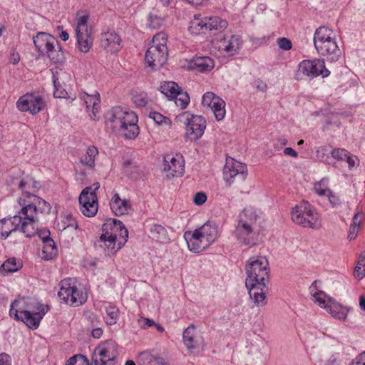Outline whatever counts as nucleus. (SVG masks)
<instances>
[{
    "instance_id": "nucleus-1",
    "label": "nucleus",
    "mask_w": 365,
    "mask_h": 365,
    "mask_svg": "<svg viewBox=\"0 0 365 365\" xmlns=\"http://www.w3.org/2000/svg\"><path fill=\"white\" fill-rule=\"evenodd\" d=\"M246 287L253 303L257 307L267 304L268 288L266 282L269 279V262L264 257L250 258L245 266Z\"/></svg>"
},
{
    "instance_id": "nucleus-2",
    "label": "nucleus",
    "mask_w": 365,
    "mask_h": 365,
    "mask_svg": "<svg viewBox=\"0 0 365 365\" xmlns=\"http://www.w3.org/2000/svg\"><path fill=\"white\" fill-rule=\"evenodd\" d=\"M48 311V307L39 303L36 299L22 297L11 303L9 314L25 323L29 328L36 329Z\"/></svg>"
},
{
    "instance_id": "nucleus-3",
    "label": "nucleus",
    "mask_w": 365,
    "mask_h": 365,
    "mask_svg": "<svg viewBox=\"0 0 365 365\" xmlns=\"http://www.w3.org/2000/svg\"><path fill=\"white\" fill-rule=\"evenodd\" d=\"M138 118L135 112L115 107L107 114L106 125L125 138L134 139L139 134Z\"/></svg>"
},
{
    "instance_id": "nucleus-4",
    "label": "nucleus",
    "mask_w": 365,
    "mask_h": 365,
    "mask_svg": "<svg viewBox=\"0 0 365 365\" xmlns=\"http://www.w3.org/2000/svg\"><path fill=\"white\" fill-rule=\"evenodd\" d=\"M258 217L257 211L252 207H246L239 214L233 231L239 243L251 247L258 243L259 233L255 230Z\"/></svg>"
},
{
    "instance_id": "nucleus-5",
    "label": "nucleus",
    "mask_w": 365,
    "mask_h": 365,
    "mask_svg": "<svg viewBox=\"0 0 365 365\" xmlns=\"http://www.w3.org/2000/svg\"><path fill=\"white\" fill-rule=\"evenodd\" d=\"M102 231L100 246L105 249L108 255H114L128 240V230L122 222L116 219L104 223Z\"/></svg>"
},
{
    "instance_id": "nucleus-6",
    "label": "nucleus",
    "mask_w": 365,
    "mask_h": 365,
    "mask_svg": "<svg viewBox=\"0 0 365 365\" xmlns=\"http://www.w3.org/2000/svg\"><path fill=\"white\" fill-rule=\"evenodd\" d=\"M29 199L19 197L18 203L21 207V212L26 215V220L24 225V229L29 235H35L37 233V222L38 218L37 216L38 207L41 212H49L51 210V205L44 200L40 198L36 195H28Z\"/></svg>"
},
{
    "instance_id": "nucleus-7",
    "label": "nucleus",
    "mask_w": 365,
    "mask_h": 365,
    "mask_svg": "<svg viewBox=\"0 0 365 365\" xmlns=\"http://www.w3.org/2000/svg\"><path fill=\"white\" fill-rule=\"evenodd\" d=\"M167 36L163 32L156 34L152 45L145 53V61L153 69L161 68L168 59Z\"/></svg>"
},
{
    "instance_id": "nucleus-8",
    "label": "nucleus",
    "mask_w": 365,
    "mask_h": 365,
    "mask_svg": "<svg viewBox=\"0 0 365 365\" xmlns=\"http://www.w3.org/2000/svg\"><path fill=\"white\" fill-rule=\"evenodd\" d=\"M292 220L303 227L317 230L322 226V220L316 209L307 201L296 205L291 212Z\"/></svg>"
},
{
    "instance_id": "nucleus-9",
    "label": "nucleus",
    "mask_w": 365,
    "mask_h": 365,
    "mask_svg": "<svg viewBox=\"0 0 365 365\" xmlns=\"http://www.w3.org/2000/svg\"><path fill=\"white\" fill-rule=\"evenodd\" d=\"M33 41L36 50L41 55L46 54L55 63L63 60V52L54 36L45 32H39L34 36Z\"/></svg>"
},
{
    "instance_id": "nucleus-10",
    "label": "nucleus",
    "mask_w": 365,
    "mask_h": 365,
    "mask_svg": "<svg viewBox=\"0 0 365 365\" xmlns=\"http://www.w3.org/2000/svg\"><path fill=\"white\" fill-rule=\"evenodd\" d=\"M58 297L62 302L73 307L83 304L88 298L86 292L78 288L76 282L71 278L60 282Z\"/></svg>"
},
{
    "instance_id": "nucleus-11",
    "label": "nucleus",
    "mask_w": 365,
    "mask_h": 365,
    "mask_svg": "<svg viewBox=\"0 0 365 365\" xmlns=\"http://www.w3.org/2000/svg\"><path fill=\"white\" fill-rule=\"evenodd\" d=\"M330 71L326 68L324 59L314 58L312 60H304L299 63L298 70L296 73L297 80L304 77L310 78H316L319 76L327 77Z\"/></svg>"
},
{
    "instance_id": "nucleus-12",
    "label": "nucleus",
    "mask_w": 365,
    "mask_h": 365,
    "mask_svg": "<svg viewBox=\"0 0 365 365\" xmlns=\"http://www.w3.org/2000/svg\"><path fill=\"white\" fill-rule=\"evenodd\" d=\"M100 187L98 182L84 188L79 195L80 210L83 215L91 217L96 215L98 209L96 191Z\"/></svg>"
},
{
    "instance_id": "nucleus-13",
    "label": "nucleus",
    "mask_w": 365,
    "mask_h": 365,
    "mask_svg": "<svg viewBox=\"0 0 365 365\" xmlns=\"http://www.w3.org/2000/svg\"><path fill=\"white\" fill-rule=\"evenodd\" d=\"M16 108L21 112H29L36 115L46 106L44 98L38 92L26 93L16 103Z\"/></svg>"
},
{
    "instance_id": "nucleus-14",
    "label": "nucleus",
    "mask_w": 365,
    "mask_h": 365,
    "mask_svg": "<svg viewBox=\"0 0 365 365\" xmlns=\"http://www.w3.org/2000/svg\"><path fill=\"white\" fill-rule=\"evenodd\" d=\"M26 215L21 212V208L17 212L16 215L13 217H5L0 220V237L1 239H6L9 235L17 230H20L25 235L26 237H31L34 235H29L26 232V230L24 229V224L27 220H26Z\"/></svg>"
},
{
    "instance_id": "nucleus-15",
    "label": "nucleus",
    "mask_w": 365,
    "mask_h": 365,
    "mask_svg": "<svg viewBox=\"0 0 365 365\" xmlns=\"http://www.w3.org/2000/svg\"><path fill=\"white\" fill-rule=\"evenodd\" d=\"M118 356L117 345L112 341H106L98 345L92 354V361L95 365H108Z\"/></svg>"
},
{
    "instance_id": "nucleus-16",
    "label": "nucleus",
    "mask_w": 365,
    "mask_h": 365,
    "mask_svg": "<svg viewBox=\"0 0 365 365\" xmlns=\"http://www.w3.org/2000/svg\"><path fill=\"white\" fill-rule=\"evenodd\" d=\"M247 175V169L245 164L235 160L233 158L226 160L223 168V178L227 185H232L235 177H238L241 180H244Z\"/></svg>"
},
{
    "instance_id": "nucleus-17",
    "label": "nucleus",
    "mask_w": 365,
    "mask_h": 365,
    "mask_svg": "<svg viewBox=\"0 0 365 365\" xmlns=\"http://www.w3.org/2000/svg\"><path fill=\"white\" fill-rule=\"evenodd\" d=\"M185 137L187 140L195 141L200 138L206 128V120L200 115H192L190 119L187 118Z\"/></svg>"
},
{
    "instance_id": "nucleus-18",
    "label": "nucleus",
    "mask_w": 365,
    "mask_h": 365,
    "mask_svg": "<svg viewBox=\"0 0 365 365\" xmlns=\"http://www.w3.org/2000/svg\"><path fill=\"white\" fill-rule=\"evenodd\" d=\"M202 104L203 106H207L211 108L217 120H221L225 118V103L214 93H205L202 96Z\"/></svg>"
},
{
    "instance_id": "nucleus-19",
    "label": "nucleus",
    "mask_w": 365,
    "mask_h": 365,
    "mask_svg": "<svg viewBox=\"0 0 365 365\" xmlns=\"http://www.w3.org/2000/svg\"><path fill=\"white\" fill-rule=\"evenodd\" d=\"M100 45L107 52L116 53L121 48V38L115 31H108L101 34Z\"/></svg>"
},
{
    "instance_id": "nucleus-20",
    "label": "nucleus",
    "mask_w": 365,
    "mask_h": 365,
    "mask_svg": "<svg viewBox=\"0 0 365 365\" xmlns=\"http://www.w3.org/2000/svg\"><path fill=\"white\" fill-rule=\"evenodd\" d=\"M314 48L319 56L326 57L328 61L332 62L337 61L341 56V51L336 41L327 42L323 44L319 43V44L314 45Z\"/></svg>"
},
{
    "instance_id": "nucleus-21",
    "label": "nucleus",
    "mask_w": 365,
    "mask_h": 365,
    "mask_svg": "<svg viewBox=\"0 0 365 365\" xmlns=\"http://www.w3.org/2000/svg\"><path fill=\"white\" fill-rule=\"evenodd\" d=\"M164 170L168 171L169 175L181 176L184 173V164L182 156L167 155L164 158Z\"/></svg>"
},
{
    "instance_id": "nucleus-22",
    "label": "nucleus",
    "mask_w": 365,
    "mask_h": 365,
    "mask_svg": "<svg viewBox=\"0 0 365 365\" xmlns=\"http://www.w3.org/2000/svg\"><path fill=\"white\" fill-rule=\"evenodd\" d=\"M184 238L187 242L189 250L195 253H198L210 246L208 242L201 237L197 230L192 232H185Z\"/></svg>"
},
{
    "instance_id": "nucleus-23",
    "label": "nucleus",
    "mask_w": 365,
    "mask_h": 365,
    "mask_svg": "<svg viewBox=\"0 0 365 365\" xmlns=\"http://www.w3.org/2000/svg\"><path fill=\"white\" fill-rule=\"evenodd\" d=\"M182 341L188 350H193L200 346L202 342V337L197 333L196 327L190 324L182 334Z\"/></svg>"
},
{
    "instance_id": "nucleus-24",
    "label": "nucleus",
    "mask_w": 365,
    "mask_h": 365,
    "mask_svg": "<svg viewBox=\"0 0 365 365\" xmlns=\"http://www.w3.org/2000/svg\"><path fill=\"white\" fill-rule=\"evenodd\" d=\"M220 43V49L232 56L240 50L242 40L239 35H232L229 38H222Z\"/></svg>"
},
{
    "instance_id": "nucleus-25",
    "label": "nucleus",
    "mask_w": 365,
    "mask_h": 365,
    "mask_svg": "<svg viewBox=\"0 0 365 365\" xmlns=\"http://www.w3.org/2000/svg\"><path fill=\"white\" fill-rule=\"evenodd\" d=\"M110 207L113 212L118 216L128 214L131 210V204L128 200H122L118 193L112 197Z\"/></svg>"
},
{
    "instance_id": "nucleus-26",
    "label": "nucleus",
    "mask_w": 365,
    "mask_h": 365,
    "mask_svg": "<svg viewBox=\"0 0 365 365\" xmlns=\"http://www.w3.org/2000/svg\"><path fill=\"white\" fill-rule=\"evenodd\" d=\"M18 187L22 190L21 197L29 199L28 195H36L35 192L40 187V184L33 178L27 175L18 182Z\"/></svg>"
},
{
    "instance_id": "nucleus-27",
    "label": "nucleus",
    "mask_w": 365,
    "mask_h": 365,
    "mask_svg": "<svg viewBox=\"0 0 365 365\" xmlns=\"http://www.w3.org/2000/svg\"><path fill=\"white\" fill-rule=\"evenodd\" d=\"M81 98L84 101L86 108L88 110L91 108L92 115H91V118L92 120H96L98 118V114L100 108L101 99L99 93L96 92L93 95H89L87 93H84L82 95Z\"/></svg>"
},
{
    "instance_id": "nucleus-28",
    "label": "nucleus",
    "mask_w": 365,
    "mask_h": 365,
    "mask_svg": "<svg viewBox=\"0 0 365 365\" xmlns=\"http://www.w3.org/2000/svg\"><path fill=\"white\" fill-rule=\"evenodd\" d=\"M189 66L197 72H207L214 68L215 62L209 56H197L190 61Z\"/></svg>"
},
{
    "instance_id": "nucleus-29",
    "label": "nucleus",
    "mask_w": 365,
    "mask_h": 365,
    "mask_svg": "<svg viewBox=\"0 0 365 365\" xmlns=\"http://www.w3.org/2000/svg\"><path fill=\"white\" fill-rule=\"evenodd\" d=\"M336 41V35L333 30L327 26H319L317 28L314 34V46L327 42Z\"/></svg>"
},
{
    "instance_id": "nucleus-30",
    "label": "nucleus",
    "mask_w": 365,
    "mask_h": 365,
    "mask_svg": "<svg viewBox=\"0 0 365 365\" xmlns=\"http://www.w3.org/2000/svg\"><path fill=\"white\" fill-rule=\"evenodd\" d=\"M137 362L139 365H169L163 357L146 351L138 354Z\"/></svg>"
},
{
    "instance_id": "nucleus-31",
    "label": "nucleus",
    "mask_w": 365,
    "mask_h": 365,
    "mask_svg": "<svg viewBox=\"0 0 365 365\" xmlns=\"http://www.w3.org/2000/svg\"><path fill=\"white\" fill-rule=\"evenodd\" d=\"M200 233L201 237L208 242L210 245L213 243L217 237V229L215 224L207 222L201 227L196 229Z\"/></svg>"
},
{
    "instance_id": "nucleus-32",
    "label": "nucleus",
    "mask_w": 365,
    "mask_h": 365,
    "mask_svg": "<svg viewBox=\"0 0 365 365\" xmlns=\"http://www.w3.org/2000/svg\"><path fill=\"white\" fill-rule=\"evenodd\" d=\"M309 292L312 295V299L317 303L321 307L327 309L329 304L328 297L326 293L321 290H317V281H314L309 287Z\"/></svg>"
},
{
    "instance_id": "nucleus-33",
    "label": "nucleus",
    "mask_w": 365,
    "mask_h": 365,
    "mask_svg": "<svg viewBox=\"0 0 365 365\" xmlns=\"http://www.w3.org/2000/svg\"><path fill=\"white\" fill-rule=\"evenodd\" d=\"M206 17L202 18L200 15H195L194 19L190 21L189 31L195 35L207 31Z\"/></svg>"
},
{
    "instance_id": "nucleus-34",
    "label": "nucleus",
    "mask_w": 365,
    "mask_h": 365,
    "mask_svg": "<svg viewBox=\"0 0 365 365\" xmlns=\"http://www.w3.org/2000/svg\"><path fill=\"white\" fill-rule=\"evenodd\" d=\"M328 303L329 304L326 309L333 317L340 320H344L346 318L347 311L334 299L328 298Z\"/></svg>"
},
{
    "instance_id": "nucleus-35",
    "label": "nucleus",
    "mask_w": 365,
    "mask_h": 365,
    "mask_svg": "<svg viewBox=\"0 0 365 365\" xmlns=\"http://www.w3.org/2000/svg\"><path fill=\"white\" fill-rule=\"evenodd\" d=\"M78 48L82 53H87L93 44L91 31L76 33Z\"/></svg>"
},
{
    "instance_id": "nucleus-36",
    "label": "nucleus",
    "mask_w": 365,
    "mask_h": 365,
    "mask_svg": "<svg viewBox=\"0 0 365 365\" xmlns=\"http://www.w3.org/2000/svg\"><path fill=\"white\" fill-rule=\"evenodd\" d=\"M207 31H218L221 32L227 29L228 26L227 21L220 16H215L211 17L206 16Z\"/></svg>"
},
{
    "instance_id": "nucleus-37",
    "label": "nucleus",
    "mask_w": 365,
    "mask_h": 365,
    "mask_svg": "<svg viewBox=\"0 0 365 365\" xmlns=\"http://www.w3.org/2000/svg\"><path fill=\"white\" fill-rule=\"evenodd\" d=\"M42 258L51 259L57 255V247L54 241L49 237H43Z\"/></svg>"
},
{
    "instance_id": "nucleus-38",
    "label": "nucleus",
    "mask_w": 365,
    "mask_h": 365,
    "mask_svg": "<svg viewBox=\"0 0 365 365\" xmlns=\"http://www.w3.org/2000/svg\"><path fill=\"white\" fill-rule=\"evenodd\" d=\"M98 153V150L95 146L88 147L86 154L81 159V163L88 168H93L95 167V158Z\"/></svg>"
},
{
    "instance_id": "nucleus-39",
    "label": "nucleus",
    "mask_w": 365,
    "mask_h": 365,
    "mask_svg": "<svg viewBox=\"0 0 365 365\" xmlns=\"http://www.w3.org/2000/svg\"><path fill=\"white\" fill-rule=\"evenodd\" d=\"M180 90V88L173 81L164 82L160 86L161 93L168 97L169 100H173Z\"/></svg>"
},
{
    "instance_id": "nucleus-40",
    "label": "nucleus",
    "mask_w": 365,
    "mask_h": 365,
    "mask_svg": "<svg viewBox=\"0 0 365 365\" xmlns=\"http://www.w3.org/2000/svg\"><path fill=\"white\" fill-rule=\"evenodd\" d=\"M150 232L155 240L165 242L168 240V232L164 227L160 225H154L150 229Z\"/></svg>"
},
{
    "instance_id": "nucleus-41",
    "label": "nucleus",
    "mask_w": 365,
    "mask_h": 365,
    "mask_svg": "<svg viewBox=\"0 0 365 365\" xmlns=\"http://www.w3.org/2000/svg\"><path fill=\"white\" fill-rule=\"evenodd\" d=\"M361 222V220L360 217V213L355 214L354 216L353 217L352 222L349 230L348 239L349 240H353L356 237L359 232Z\"/></svg>"
},
{
    "instance_id": "nucleus-42",
    "label": "nucleus",
    "mask_w": 365,
    "mask_h": 365,
    "mask_svg": "<svg viewBox=\"0 0 365 365\" xmlns=\"http://www.w3.org/2000/svg\"><path fill=\"white\" fill-rule=\"evenodd\" d=\"M173 100H175V103L177 106L181 109L185 108L190 103V97L187 92H183L180 90L177 93L176 96H174Z\"/></svg>"
},
{
    "instance_id": "nucleus-43",
    "label": "nucleus",
    "mask_w": 365,
    "mask_h": 365,
    "mask_svg": "<svg viewBox=\"0 0 365 365\" xmlns=\"http://www.w3.org/2000/svg\"><path fill=\"white\" fill-rule=\"evenodd\" d=\"M328 179L322 178L314 185V190L320 196L327 195L331 190L328 189Z\"/></svg>"
},
{
    "instance_id": "nucleus-44",
    "label": "nucleus",
    "mask_w": 365,
    "mask_h": 365,
    "mask_svg": "<svg viewBox=\"0 0 365 365\" xmlns=\"http://www.w3.org/2000/svg\"><path fill=\"white\" fill-rule=\"evenodd\" d=\"M58 225L59 226V229H62L63 230L69 227L77 230L78 227L76 220L71 215L64 216L63 219L61 220V225L60 223H58Z\"/></svg>"
},
{
    "instance_id": "nucleus-45",
    "label": "nucleus",
    "mask_w": 365,
    "mask_h": 365,
    "mask_svg": "<svg viewBox=\"0 0 365 365\" xmlns=\"http://www.w3.org/2000/svg\"><path fill=\"white\" fill-rule=\"evenodd\" d=\"M2 267L5 271L14 272L21 267V263L15 258H10L4 262Z\"/></svg>"
},
{
    "instance_id": "nucleus-46",
    "label": "nucleus",
    "mask_w": 365,
    "mask_h": 365,
    "mask_svg": "<svg viewBox=\"0 0 365 365\" xmlns=\"http://www.w3.org/2000/svg\"><path fill=\"white\" fill-rule=\"evenodd\" d=\"M65 365H90L88 358L82 354H76L69 358Z\"/></svg>"
},
{
    "instance_id": "nucleus-47",
    "label": "nucleus",
    "mask_w": 365,
    "mask_h": 365,
    "mask_svg": "<svg viewBox=\"0 0 365 365\" xmlns=\"http://www.w3.org/2000/svg\"><path fill=\"white\" fill-rule=\"evenodd\" d=\"M118 315V309L115 307H108L106 308V317H105L106 323L109 325L115 324Z\"/></svg>"
},
{
    "instance_id": "nucleus-48",
    "label": "nucleus",
    "mask_w": 365,
    "mask_h": 365,
    "mask_svg": "<svg viewBox=\"0 0 365 365\" xmlns=\"http://www.w3.org/2000/svg\"><path fill=\"white\" fill-rule=\"evenodd\" d=\"M88 15H83L77 19L76 33L91 31V29H88Z\"/></svg>"
},
{
    "instance_id": "nucleus-49",
    "label": "nucleus",
    "mask_w": 365,
    "mask_h": 365,
    "mask_svg": "<svg viewBox=\"0 0 365 365\" xmlns=\"http://www.w3.org/2000/svg\"><path fill=\"white\" fill-rule=\"evenodd\" d=\"M164 24V19L156 14H150L148 19V26L153 29H160Z\"/></svg>"
},
{
    "instance_id": "nucleus-50",
    "label": "nucleus",
    "mask_w": 365,
    "mask_h": 365,
    "mask_svg": "<svg viewBox=\"0 0 365 365\" xmlns=\"http://www.w3.org/2000/svg\"><path fill=\"white\" fill-rule=\"evenodd\" d=\"M149 117L152 118L157 124L158 125H170L171 124V120L170 118L163 115L161 113H158L156 111H153L149 113Z\"/></svg>"
},
{
    "instance_id": "nucleus-51",
    "label": "nucleus",
    "mask_w": 365,
    "mask_h": 365,
    "mask_svg": "<svg viewBox=\"0 0 365 365\" xmlns=\"http://www.w3.org/2000/svg\"><path fill=\"white\" fill-rule=\"evenodd\" d=\"M53 83L55 88V90L53 91V96L55 98H66L67 92L64 88H61L59 82L58 81V79L53 78Z\"/></svg>"
},
{
    "instance_id": "nucleus-52",
    "label": "nucleus",
    "mask_w": 365,
    "mask_h": 365,
    "mask_svg": "<svg viewBox=\"0 0 365 365\" xmlns=\"http://www.w3.org/2000/svg\"><path fill=\"white\" fill-rule=\"evenodd\" d=\"M349 152L342 148H335L331 151V156L337 160H345L348 157Z\"/></svg>"
},
{
    "instance_id": "nucleus-53",
    "label": "nucleus",
    "mask_w": 365,
    "mask_h": 365,
    "mask_svg": "<svg viewBox=\"0 0 365 365\" xmlns=\"http://www.w3.org/2000/svg\"><path fill=\"white\" fill-rule=\"evenodd\" d=\"M341 360L339 358V354L334 353L329 356L327 360H322L319 365H340Z\"/></svg>"
},
{
    "instance_id": "nucleus-54",
    "label": "nucleus",
    "mask_w": 365,
    "mask_h": 365,
    "mask_svg": "<svg viewBox=\"0 0 365 365\" xmlns=\"http://www.w3.org/2000/svg\"><path fill=\"white\" fill-rule=\"evenodd\" d=\"M327 196L330 204L333 207H338L341 205V200L338 195L333 193L331 191H330L329 192Z\"/></svg>"
},
{
    "instance_id": "nucleus-55",
    "label": "nucleus",
    "mask_w": 365,
    "mask_h": 365,
    "mask_svg": "<svg viewBox=\"0 0 365 365\" xmlns=\"http://www.w3.org/2000/svg\"><path fill=\"white\" fill-rule=\"evenodd\" d=\"M277 45L281 49L289 51L292 48V43L289 39L281 37L277 39Z\"/></svg>"
},
{
    "instance_id": "nucleus-56",
    "label": "nucleus",
    "mask_w": 365,
    "mask_h": 365,
    "mask_svg": "<svg viewBox=\"0 0 365 365\" xmlns=\"http://www.w3.org/2000/svg\"><path fill=\"white\" fill-rule=\"evenodd\" d=\"M206 200L207 195L203 192H197L193 197L194 203L197 205H203L206 202Z\"/></svg>"
},
{
    "instance_id": "nucleus-57",
    "label": "nucleus",
    "mask_w": 365,
    "mask_h": 365,
    "mask_svg": "<svg viewBox=\"0 0 365 365\" xmlns=\"http://www.w3.org/2000/svg\"><path fill=\"white\" fill-rule=\"evenodd\" d=\"M133 101L139 107H144L148 103L146 97L142 94L134 96Z\"/></svg>"
},
{
    "instance_id": "nucleus-58",
    "label": "nucleus",
    "mask_w": 365,
    "mask_h": 365,
    "mask_svg": "<svg viewBox=\"0 0 365 365\" xmlns=\"http://www.w3.org/2000/svg\"><path fill=\"white\" fill-rule=\"evenodd\" d=\"M350 365H365V351L356 356Z\"/></svg>"
},
{
    "instance_id": "nucleus-59",
    "label": "nucleus",
    "mask_w": 365,
    "mask_h": 365,
    "mask_svg": "<svg viewBox=\"0 0 365 365\" xmlns=\"http://www.w3.org/2000/svg\"><path fill=\"white\" fill-rule=\"evenodd\" d=\"M0 365H11V356L6 354H0Z\"/></svg>"
},
{
    "instance_id": "nucleus-60",
    "label": "nucleus",
    "mask_w": 365,
    "mask_h": 365,
    "mask_svg": "<svg viewBox=\"0 0 365 365\" xmlns=\"http://www.w3.org/2000/svg\"><path fill=\"white\" fill-rule=\"evenodd\" d=\"M361 265L357 264L354 269V274L355 277L358 279H362L365 275V272H364V269H361Z\"/></svg>"
},
{
    "instance_id": "nucleus-61",
    "label": "nucleus",
    "mask_w": 365,
    "mask_h": 365,
    "mask_svg": "<svg viewBox=\"0 0 365 365\" xmlns=\"http://www.w3.org/2000/svg\"><path fill=\"white\" fill-rule=\"evenodd\" d=\"M19 60H20V56L17 52H16L14 51L11 52L10 56H9L10 63L15 65L19 62Z\"/></svg>"
},
{
    "instance_id": "nucleus-62",
    "label": "nucleus",
    "mask_w": 365,
    "mask_h": 365,
    "mask_svg": "<svg viewBox=\"0 0 365 365\" xmlns=\"http://www.w3.org/2000/svg\"><path fill=\"white\" fill-rule=\"evenodd\" d=\"M329 152V149L327 146H322L317 150V153L319 158H323V155H324L326 153H328Z\"/></svg>"
},
{
    "instance_id": "nucleus-63",
    "label": "nucleus",
    "mask_w": 365,
    "mask_h": 365,
    "mask_svg": "<svg viewBox=\"0 0 365 365\" xmlns=\"http://www.w3.org/2000/svg\"><path fill=\"white\" fill-rule=\"evenodd\" d=\"M284 153L295 158L297 156V153L293 148L289 147L284 148Z\"/></svg>"
},
{
    "instance_id": "nucleus-64",
    "label": "nucleus",
    "mask_w": 365,
    "mask_h": 365,
    "mask_svg": "<svg viewBox=\"0 0 365 365\" xmlns=\"http://www.w3.org/2000/svg\"><path fill=\"white\" fill-rule=\"evenodd\" d=\"M103 334V330L101 328L94 329L92 331V336L96 339H99Z\"/></svg>"
}]
</instances>
